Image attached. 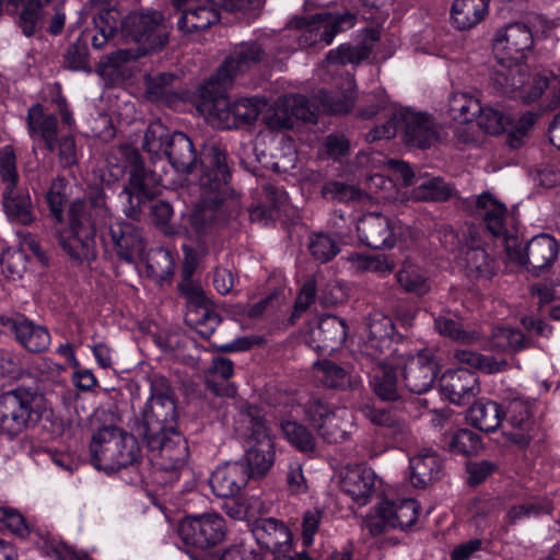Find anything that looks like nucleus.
<instances>
[{"instance_id": "3", "label": "nucleus", "mask_w": 560, "mask_h": 560, "mask_svg": "<svg viewBox=\"0 0 560 560\" xmlns=\"http://www.w3.org/2000/svg\"><path fill=\"white\" fill-rule=\"evenodd\" d=\"M113 160L116 161L115 165L119 168V173H124L128 166L131 167L128 185L122 190L130 203L136 198L137 203L140 205L159 192L162 176L142 165L140 154L133 147L121 144L114 148L107 159L108 164H113Z\"/></svg>"}, {"instance_id": "6", "label": "nucleus", "mask_w": 560, "mask_h": 560, "mask_svg": "<svg viewBox=\"0 0 560 560\" xmlns=\"http://www.w3.org/2000/svg\"><path fill=\"white\" fill-rule=\"evenodd\" d=\"M304 412L325 442L337 444L348 439L352 417L346 408L334 407L323 398L314 396L304 404Z\"/></svg>"}, {"instance_id": "56", "label": "nucleus", "mask_w": 560, "mask_h": 560, "mask_svg": "<svg viewBox=\"0 0 560 560\" xmlns=\"http://www.w3.org/2000/svg\"><path fill=\"white\" fill-rule=\"evenodd\" d=\"M174 261L170 252L163 248L151 250L147 257V272L150 277L163 281L173 275Z\"/></svg>"}, {"instance_id": "51", "label": "nucleus", "mask_w": 560, "mask_h": 560, "mask_svg": "<svg viewBox=\"0 0 560 560\" xmlns=\"http://www.w3.org/2000/svg\"><path fill=\"white\" fill-rule=\"evenodd\" d=\"M249 470L250 478H260L273 464L272 445H255L248 448L243 462Z\"/></svg>"}, {"instance_id": "33", "label": "nucleus", "mask_w": 560, "mask_h": 560, "mask_svg": "<svg viewBox=\"0 0 560 560\" xmlns=\"http://www.w3.org/2000/svg\"><path fill=\"white\" fill-rule=\"evenodd\" d=\"M163 155L178 173H190L197 162V153L191 140L179 131L172 132Z\"/></svg>"}, {"instance_id": "37", "label": "nucleus", "mask_w": 560, "mask_h": 560, "mask_svg": "<svg viewBox=\"0 0 560 560\" xmlns=\"http://www.w3.org/2000/svg\"><path fill=\"white\" fill-rule=\"evenodd\" d=\"M234 373L233 362L223 357L212 360L206 378L207 387L218 396L234 397L236 387L229 380Z\"/></svg>"}, {"instance_id": "34", "label": "nucleus", "mask_w": 560, "mask_h": 560, "mask_svg": "<svg viewBox=\"0 0 560 560\" xmlns=\"http://www.w3.org/2000/svg\"><path fill=\"white\" fill-rule=\"evenodd\" d=\"M26 122L30 136L43 139L46 149L54 152L58 133L57 117L54 114L45 113L40 104H35L27 110Z\"/></svg>"}, {"instance_id": "27", "label": "nucleus", "mask_w": 560, "mask_h": 560, "mask_svg": "<svg viewBox=\"0 0 560 560\" xmlns=\"http://www.w3.org/2000/svg\"><path fill=\"white\" fill-rule=\"evenodd\" d=\"M249 470L243 460L225 463L211 474L209 485L220 498H233L247 485Z\"/></svg>"}, {"instance_id": "4", "label": "nucleus", "mask_w": 560, "mask_h": 560, "mask_svg": "<svg viewBox=\"0 0 560 560\" xmlns=\"http://www.w3.org/2000/svg\"><path fill=\"white\" fill-rule=\"evenodd\" d=\"M43 398L26 388L0 395V429L14 436L34 427L43 416Z\"/></svg>"}, {"instance_id": "19", "label": "nucleus", "mask_w": 560, "mask_h": 560, "mask_svg": "<svg viewBox=\"0 0 560 560\" xmlns=\"http://www.w3.org/2000/svg\"><path fill=\"white\" fill-rule=\"evenodd\" d=\"M398 229L394 219L376 212L364 214L357 224L360 241L374 249L393 248L397 242Z\"/></svg>"}, {"instance_id": "18", "label": "nucleus", "mask_w": 560, "mask_h": 560, "mask_svg": "<svg viewBox=\"0 0 560 560\" xmlns=\"http://www.w3.org/2000/svg\"><path fill=\"white\" fill-rule=\"evenodd\" d=\"M395 326L389 316L375 311L366 318V337L360 351L365 359L387 357L392 351Z\"/></svg>"}, {"instance_id": "12", "label": "nucleus", "mask_w": 560, "mask_h": 560, "mask_svg": "<svg viewBox=\"0 0 560 560\" xmlns=\"http://www.w3.org/2000/svg\"><path fill=\"white\" fill-rule=\"evenodd\" d=\"M534 47L533 32L524 23H512L497 32L493 51L499 63H522Z\"/></svg>"}, {"instance_id": "8", "label": "nucleus", "mask_w": 560, "mask_h": 560, "mask_svg": "<svg viewBox=\"0 0 560 560\" xmlns=\"http://www.w3.org/2000/svg\"><path fill=\"white\" fill-rule=\"evenodd\" d=\"M505 253L511 260L538 275L552 266L559 253V245L552 236L540 234L534 236L523 248L518 237L515 236L506 238Z\"/></svg>"}, {"instance_id": "14", "label": "nucleus", "mask_w": 560, "mask_h": 560, "mask_svg": "<svg viewBox=\"0 0 560 560\" xmlns=\"http://www.w3.org/2000/svg\"><path fill=\"white\" fill-rule=\"evenodd\" d=\"M471 214L482 220L486 229L502 241L506 248V238L515 237L509 232L510 214L506 206L490 192H482L475 197L468 206Z\"/></svg>"}, {"instance_id": "59", "label": "nucleus", "mask_w": 560, "mask_h": 560, "mask_svg": "<svg viewBox=\"0 0 560 560\" xmlns=\"http://www.w3.org/2000/svg\"><path fill=\"white\" fill-rule=\"evenodd\" d=\"M549 86V78L547 75L535 73L533 75L523 73V83L518 88L516 97L525 103H532L538 100L546 89Z\"/></svg>"}, {"instance_id": "46", "label": "nucleus", "mask_w": 560, "mask_h": 560, "mask_svg": "<svg viewBox=\"0 0 560 560\" xmlns=\"http://www.w3.org/2000/svg\"><path fill=\"white\" fill-rule=\"evenodd\" d=\"M525 67L522 63H500L492 74V82L503 94L516 97L518 88L523 83Z\"/></svg>"}, {"instance_id": "61", "label": "nucleus", "mask_w": 560, "mask_h": 560, "mask_svg": "<svg viewBox=\"0 0 560 560\" xmlns=\"http://www.w3.org/2000/svg\"><path fill=\"white\" fill-rule=\"evenodd\" d=\"M477 114L478 126L489 135H499L511 124L509 116L492 107L482 108L480 106V110Z\"/></svg>"}, {"instance_id": "20", "label": "nucleus", "mask_w": 560, "mask_h": 560, "mask_svg": "<svg viewBox=\"0 0 560 560\" xmlns=\"http://www.w3.org/2000/svg\"><path fill=\"white\" fill-rule=\"evenodd\" d=\"M396 120L408 145L427 149L440 139L435 122L427 114L401 109L396 113Z\"/></svg>"}, {"instance_id": "29", "label": "nucleus", "mask_w": 560, "mask_h": 560, "mask_svg": "<svg viewBox=\"0 0 560 560\" xmlns=\"http://www.w3.org/2000/svg\"><path fill=\"white\" fill-rule=\"evenodd\" d=\"M252 532L257 544L275 555L287 549L291 542L289 528L273 517L257 520Z\"/></svg>"}, {"instance_id": "11", "label": "nucleus", "mask_w": 560, "mask_h": 560, "mask_svg": "<svg viewBox=\"0 0 560 560\" xmlns=\"http://www.w3.org/2000/svg\"><path fill=\"white\" fill-rule=\"evenodd\" d=\"M178 533L186 545L205 550L224 539L225 523L215 513L187 516L180 522Z\"/></svg>"}, {"instance_id": "39", "label": "nucleus", "mask_w": 560, "mask_h": 560, "mask_svg": "<svg viewBox=\"0 0 560 560\" xmlns=\"http://www.w3.org/2000/svg\"><path fill=\"white\" fill-rule=\"evenodd\" d=\"M315 375L317 380L328 388L335 389H355L360 385V380L353 377L343 368L337 363L324 360L314 363Z\"/></svg>"}, {"instance_id": "17", "label": "nucleus", "mask_w": 560, "mask_h": 560, "mask_svg": "<svg viewBox=\"0 0 560 560\" xmlns=\"http://www.w3.org/2000/svg\"><path fill=\"white\" fill-rule=\"evenodd\" d=\"M467 276L476 280H490L498 270L497 260L483 248L479 232L469 229L459 246Z\"/></svg>"}, {"instance_id": "54", "label": "nucleus", "mask_w": 560, "mask_h": 560, "mask_svg": "<svg viewBox=\"0 0 560 560\" xmlns=\"http://www.w3.org/2000/svg\"><path fill=\"white\" fill-rule=\"evenodd\" d=\"M281 429L287 440L299 451L313 453L316 448V440L312 432L303 424L296 421H284Z\"/></svg>"}, {"instance_id": "7", "label": "nucleus", "mask_w": 560, "mask_h": 560, "mask_svg": "<svg viewBox=\"0 0 560 560\" xmlns=\"http://www.w3.org/2000/svg\"><path fill=\"white\" fill-rule=\"evenodd\" d=\"M353 25L354 15L350 13H317L310 21L299 24L301 28L299 45L303 49H323L332 43L336 34Z\"/></svg>"}, {"instance_id": "48", "label": "nucleus", "mask_w": 560, "mask_h": 560, "mask_svg": "<svg viewBox=\"0 0 560 560\" xmlns=\"http://www.w3.org/2000/svg\"><path fill=\"white\" fill-rule=\"evenodd\" d=\"M242 422L245 425V436L257 445H272L269 429L255 406L247 407L242 413Z\"/></svg>"}, {"instance_id": "36", "label": "nucleus", "mask_w": 560, "mask_h": 560, "mask_svg": "<svg viewBox=\"0 0 560 560\" xmlns=\"http://www.w3.org/2000/svg\"><path fill=\"white\" fill-rule=\"evenodd\" d=\"M4 211L11 221L23 225L34 222V209L30 192L26 188H4L2 194Z\"/></svg>"}, {"instance_id": "44", "label": "nucleus", "mask_w": 560, "mask_h": 560, "mask_svg": "<svg viewBox=\"0 0 560 560\" xmlns=\"http://www.w3.org/2000/svg\"><path fill=\"white\" fill-rule=\"evenodd\" d=\"M396 280L400 288L408 293L424 295L430 291L425 271L409 261H405L397 271Z\"/></svg>"}, {"instance_id": "41", "label": "nucleus", "mask_w": 560, "mask_h": 560, "mask_svg": "<svg viewBox=\"0 0 560 560\" xmlns=\"http://www.w3.org/2000/svg\"><path fill=\"white\" fill-rule=\"evenodd\" d=\"M489 0H455L451 19L458 30H468L479 23L488 9Z\"/></svg>"}, {"instance_id": "16", "label": "nucleus", "mask_w": 560, "mask_h": 560, "mask_svg": "<svg viewBox=\"0 0 560 560\" xmlns=\"http://www.w3.org/2000/svg\"><path fill=\"white\" fill-rule=\"evenodd\" d=\"M264 57L265 49L258 42L248 40L236 44L218 69L214 80L220 88L225 89L237 74L245 73L257 66Z\"/></svg>"}, {"instance_id": "40", "label": "nucleus", "mask_w": 560, "mask_h": 560, "mask_svg": "<svg viewBox=\"0 0 560 560\" xmlns=\"http://www.w3.org/2000/svg\"><path fill=\"white\" fill-rule=\"evenodd\" d=\"M378 39L376 31H370L364 43L359 45L342 44L337 49L330 50L325 61L331 65L360 63L372 52V43Z\"/></svg>"}, {"instance_id": "5", "label": "nucleus", "mask_w": 560, "mask_h": 560, "mask_svg": "<svg viewBox=\"0 0 560 560\" xmlns=\"http://www.w3.org/2000/svg\"><path fill=\"white\" fill-rule=\"evenodd\" d=\"M171 26L156 10L130 12L121 21V35L135 42L143 52L162 49L170 38Z\"/></svg>"}, {"instance_id": "47", "label": "nucleus", "mask_w": 560, "mask_h": 560, "mask_svg": "<svg viewBox=\"0 0 560 560\" xmlns=\"http://www.w3.org/2000/svg\"><path fill=\"white\" fill-rule=\"evenodd\" d=\"M454 359L458 363L467 364L486 374L500 373L509 368L505 359H497L492 355H486L470 350H457L454 352Z\"/></svg>"}, {"instance_id": "60", "label": "nucleus", "mask_w": 560, "mask_h": 560, "mask_svg": "<svg viewBox=\"0 0 560 560\" xmlns=\"http://www.w3.org/2000/svg\"><path fill=\"white\" fill-rule=\"evenodd\" d=\"M172 132L160 121L150 124L145 133L143 148L154 156L164 153Z\"/></svg>"}, {"instance_id": "24", "label": "nucleus", "mask_w": 560, "mask_h": 560, "mask_svg": "<svg viewBox=\"0 0 560 560\" xmlns=\"http://www.w3.org/2000/svg\"><path fill=\"white\" fill-rule=\"evenodd\" d=\"M0 323L30 352L46 351L50 345V334L46 327L33 323L22 315L0 316Z\"/></svg>"}, {"instance_id": "31", "label": "nucleus", "mask_w": 560, "mask_h": 560, "mask_svg": "<svg viewBox=\"0 0 560 560\" xmlns=\"http://www.w3.org/2000/svg\"><path fill=\"white\" fill-rule=\"evenodd\" d=\"M410 481L415 487L425 488L440 480L443 460L432 448H423L410 458Z\"/></svg>"}, {"instance_id": "50", "label": "nucleus", "mask_w": 560, "mask_h": 560, "mask_svg": "<svg viewBox=\"0 0 560 560\" xmlns=\"http://www.w3.org/2000/svg\"><path fill=\"white\" fill-rule=\"evenodd\" d=\"M452 194L453 188L441 177H432L417 182L412 196L420 201H445Z\"/></svg>"}, {"instance_id": "10", "label": "nucleus", "mask_w": 560, "mask_h": 560, "mask_svg": "<svg viewBox=\"0 0 560 560\" xmlns=\"http://www.w3.org/2000/svg\"><path fill=\"white\" fill-rule=\"evenodd\" d=\"M67 218L68 230L80 234L86 231L88 235L95 237L97 231L110 221L104 191L96 189L85 200H73L68 208Z\"/></svg>"}, {"instance_id": "2", "label": "nucleus", "mask_w": 560, "mask_h": 560, "mask_svg": "<svg viewBox=\"0 0 560 560\" xmlns=\"http://www.w3.org/2000/svg\"><path fill=\"white\" fill-rule=\"evenodd\" d=\"M201 166L199 185L203 201L187 218L191 232L198 237L209 234L221 222L220 190L231 177L226 152L217 144L206 148Z\"/></svg>"}, {"instance_id": "28", "label": "nucleus", "mask_w": 560, "mask_h": 560, "mask_svg": "<svg viewBox=\"0 0 560 560\" xmlns=\"http://www.w3.org/2000/svg\"><path fill=\"white\" fill-rule=\"evenodd\" d=\"M503 417L513 428L506 433L508 439L520 447H526L533 439L534 429L528 401L520 397L510 399L504 406Z\"/></svg>"}, {"instance_id": "52", "label": "nucleus", "mask_w": 560, "mask_h": 560, "mask_svg": "<svg viewBox=\"0 0 560 560\" xmlns=\"http://www.w3.org/2000/svg\"><path fill=\"white\" fill-rule=\"evenodd\" d=\"M489 347L491 350L516 352L526 348V338L521 330L498 327L491 334Z\"/></svg>"}, {"instance_id": "23", "label": "nucleus", "mask_w": 560, "mask_h": 560, "mask_svg": "<svg viewBox=\"0 0 560 560\" xmlns=\"http://www.w3.org/2000/svg\"><path fill=\"white\" fill-rule=\"evenodd\" d=\"M438 374L439 364L431 354L424 352L407 359L401 372L406 388L415 394L430 390Z\"/></svg>"}, {"instance_id": "43", "label": "nucleus", "mask_w": 560, "mask_h": 560, "mask_svg": "<svg viewBox=\"0 0 560 560\" xmlns=\"http://www.w3.org/2000/svg\"><path fill=\"white\" fill-rule=\"evenodd\" d=\"M185 322L194 328L202 338L208 339L221 323V316L211 310L209 303L191 310H187Z\"/></svg>"}, {"instance_id": "26", "label": "nucleus", "mask_w": 560, "mask_h": 560, "mask_svg": "<svg viewBox=\"0 0 560 560\" xmlns=\"http://www.w3.org/2000/svg\"><path fill=\"white\" fill-rule=\"evenodd\" d=\"M125 431L117 427H104L93 434L90 443L91 462L95 468L113 471L115 457H119L118 447Z\"/></svg>"}, {"instance_id": "49", "label": "nucleus", "mask_w": 560, "mask_h": 560, "mask_svg": "<svg viewBox=\"0 0 560 560\" xmlns=\"http://www.w3.org/2000/svg\"><path fill=\"white\" fill-rule=\"evenodd\" d=\"M478 110L480 104L477 98L467 93H453L448 100V114L453 120L459 124L471 121Z\"/></svg>"}, {"instance_id": "13", "label": "nucleus", "mask_w": 560, "mask_h": 560, "mask_svg": "<svg viewBox=\"0 0 560 560\" xmlns=\"http://www.w3.org/2000/svg\"><path fill=\"white\" fill-rule=\"evenodd\" d=\"M317 107L303 95L279 97L265 116L271 129H291L295 120L315 121Z\"/></svg>"}, {"instance_id": "32", "label": "nucleus", "mask_w": 560, "mask_h": 560, "mask_svg": "<svg viewBox=\"0 0 560 560\" xmlns=\"http://www.w3.org/2000/svg\"><path fill=\"white\" fill-rule=\"evenodd\" d=\"M341 488L354 501L365 503L375 488V474L364 465L348 466L341 478Z\"/></svg>"}, {"instance_id": "38", "label": "nucleus", "mask_w": 560, "mask_h": 560, "mask_svg": "<svg viewBox=\"0 0 560 560\" xmlns=\"http://www.w3.org/2000/svg\"><path fill=\"white\" fill-rule=\"evenodd\" d=\"M58 243L70 258L83 261L96 257L95 237L86 234L73 233V231L65 229L58 233Z\"/></svg>"}, {"instance_id": "45", "label": "nucleus", "mask_w": 560, "mask_h": 560, "mask_svg": "<svg viewBox=\"0 0 560 560\" xmlns=\"http://www.w3.org/2000/svg\"><path fill=\"white\" fill-rule=\"evenodd\" d=\"M434 328L441 336L463 345H471L479 339L477 331L465 328L460 320L448 314L438 316Z\"/></svg>"}, {"instance_id": "57", "label": "nucleus", "mask_w": 560, "mask_h": 560, "mask_svg": "<svg viewBox=\"0 0 560 560\" xmlns=\"http://www.w3.org/2000/svg\"><path fill=\"white\" fill-rule=\"evenodd\" d=\"M0 264L7 278L21 279L27 268V256L21 248H8L0 255Z\"/></svg>"}, {"instance_id": "63", "label": "nucleus", "mask_w": 560, "mask_h": 560, "mask_svg": "<svg viewBox=\"0 0 560 560\" xmlns=\"http://www.w3.org/2000/svg\"><path fill=\"white\" fill-rule=\"evenodd\" d=\"M322 195L325 199L338 202H351L361 200L363 194L354 185L341 182H328L322 188Z\"/></svg>"}, {"instance_id": "22", "label": "nucleus", "mask_w": 560, "mask_h": 560, "mask_svg": "<svg viewBox=\"0 0 560 560\" xmlns=\"http://www.w3.org/2000/svg\"><path fill=\"white\" fill-rule=\"evenodd\" d=\"M442 394L455 405L469 404L479 393V378L468 369L447 370L440 378Z\"/></svg>"}, {"instance_id": "30", "label": "nucleus", "mask_w": 560, "mask_h": 560, "mask_svg": "<svg viewBox=\"0 0 560 560\" xmlns=\"http://www.w3.org/2000/svg\"><path fill=\"white\" fill-rule=\"evenodd\" d=\"M311 337L317 350L323 352L335 351L346 340V322L335 315L323 316L319 318L318 324L312 328Z\"/></svg>"}, {"instance_id": "55", "label": "nucleus", "mask_w": 560, "mask_h": 560, "mask_svg": "<svg viewBox=\"0 0 560 560\" xmlns=\"http://www.w3.org/2000/svg\"><path fill=\"white\" fill-rule=\"evenodd\" d=\"M345 93H328L320 91L317 95L323 108L331 114H347L354 105L352 82L349 81Z\"/></svg>"}, {"instance_id": "1", "label": "nucleus", "mask_w": 560, "mask_h": 560, "mask_svg": "<svg viewBox=\"0 0 560 560\" xmlns=\"http://www.w3.org/2000/svg\"><path fill=\"white\" fill-rule=\"evenodd\" d=\"M177 418L174 388L165 376L153 374L150 377V397L137 419L136 432L155 453L154 459L160 469L171 472L172 481L178 479L189 455L187 441L177 430Z\"/></svg>"}, {"instance_id": "42", "label": "nucleus", "mask_w": 560, "mask_h": 560, "mask_svg": "<svg viewBox=\"0 0 560 560\" xmlns=\"http://www.w3.org/2000/svg\"><path fill=\"white\" fill-rule=\"evenodd\" d=\"M471 424L485 432H494L503 420V408L491 400L477 401L468 410Z\"/></svg>"}, {"instance_id": "15", "label": "nucleus", "mask_w": 560, "mask_h": 560, "mask_svg": "<svg viewBox=\"0 0 560 560\" xmlns=\"http://www.w3.org/2000/svg\"><path fill=\"white\" fill-rule=\"evenodd\" d=\"M108 231L102 234L105 246H112L117 256L126 262H135L141 259L145 243L141 231L132 223L116 221L108 223Z\"/></svg>"}, {"instance_id": "21", "label": "nucleus", "mask_w": 560, "mask_h": 560, "mask_svg": "<svg viewBox=\"0 0 560 560\" xmlns=\"http://www.w3.org/2000/svg\"><path fill=\"white\" fill-rule=\"evenodd\" d=\"M266 105L257 97L240 98L233 103L219 100L214 103L213 109L221 128L233 129L253 124Z\"/></svg>"}, {"instance_id": "64", "label": "nucleus", "mask_w": 560, "mask_h": 560, "mask_svg": "<svg viewBox=\"0 0 560 560\" xmlns=\"http://www.w3.org/2000/svg\"><path fill=\"white\" fill-rule=\"evenodd\" d=\"M532 294L538 300L539 305L551 304L550 317L560 320V282L552 285L536 284L532 288Z\"/></svg>"}, {"instance_id": "58", "label": "nucleus", "mask_w": 560, "mask_h": 560, "mask_svg": "<svg viewBox=\"0 0 560 560\" xmlns=\"http://www.w3.org/2000/svg\"><path fill=\"white\" fill-rule=\"evenodd\" d=\"M448 448L452 453L469 456L477 454L482 448V443L476 432L460 429L452 435Z\"/></svg>"}, {"instance_id": "62", "label": "nucleus", "mask_w": 560, "mask_h": 560, "mask_svg": "<svg viewBox=\"0 0 560 560\" xmlns=\"http://www.w3.org/2000/svg\"><path fill=\"white\" fill-rule=\"evenodd\" d=\"M308 249L311 255L320 262L331 260L340 250L338 243L324 233L313 234L310 237Z\"/></svg>"}, {"instance_id": "25", "label": "nucleus", "mask_w": 560, "mask_h": 560, "mask_svg": "<svg viewBox=\"0 0 560 560\" xmlns=\"http://www.w3.org/2000/svg\"><path fill=\"white\" fill-rule=\"evenodd\" d=\"M172 2L178 11H182L177 26L183 32L205 31L220 20L219 12L209 0H172Z\"/></svg>"}, {"instance_id": "9", "label": "nucleus", "mask_w": 560, "mask_h": 560, "mask_svg": "<svg viewBox=\"0 0 560 560\" xmlns=\"http://www.w3.org/2000/svg\"><path fill=\"white\" fill-rule=\"evenodd\" d=\"M418 514L419 504L413 499L384 500L374 513L365 517L363 526L372 536L389 529L405 530L416 523Z\"/></svg>"}, {"instance_id": "53", "label": "nucleus", "mask_w": 560, "mask_h": 560, "mask_svg": "<svg viewBox=\"0 0 560 560\" xmlns=\"http://www.w3.org/2000/svg\"><path fill=\"white\" fill-rule=\"evenodd\" d=\"M552 504L547 499H532L510 508L506 514L508 523L514 525L522 520L537 517L541 514H549Z\"/></svg>"}, {"instance_id": "35", "label": "nucleus", "mask_w": 560, "mask_h": 560, "mask_svg": "<svg viewBox=\"0 0 560 560\" xmlns=\"http://www.w3.org/2000/svg\"><path fill=\"white\" fill-rule=\"evenodd\" d=\"M374 393L384 401H395L400 398L396 372L387 362V357L369 359Z\"/></svg>"}]
</instances>
